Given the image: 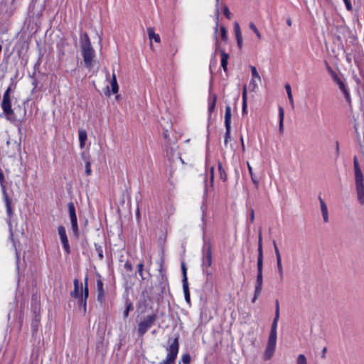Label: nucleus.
Listing matches in <instances>:
<instances>
[{
  "label": "nucleus",
  "instance_id": "obj_1",
  "mask_svg": "<svg viewBox=\"0 0 364 364\" xmlns=\"http://www.w3.org/2000/svg\"><path fill=\"white\" fill-rule=\"evenodd\" d=\"M156 279L157 284L150 287L149 292L147 290H144L141 293L143 302L145 306L146 305V301L153 302L156 301L157 303L161 302L166 290L168 289L169 291L168 277L166 270L163 268V260L161 262Z\"/></svg>",
  "mask_w": 364,
  "mask_h": 364
},
{
  "label": "nucleus",
  "instance_id": "obj_2",
  "mask_svg": "<svg viewBox=\"0 0 364 364\" xmlns=\"http://www.w3.org/2000/svg\"><path fill=\"white\" fill-rule=\"evenodd\" d=\"M279 318V302L277 299L275 301V314L273 319L270 333L268 338V342L267 347L264 350V360H269L272 356L275 350L277 343V323Z\"/></svg>",
  "mask_w": 364,
  "mask_h": 364
},
{
  "label": "nucleus",
  "instance_id": "obj_3",
  "mask_svg": "<svg viewBox=\"0 0 364 364\" xmlns=\"http://www.w3.org/2000/svg\"><path fill=\"white\" fill-rule=\"evenodd\" d=\"M31 311L33 317L31 323V335L35 338L38 332V328L41 324V300L40 296L37 293L33 294L31 302Z\"/></svg>",
  "mask_w": 364,
  "mask_h": 364
},
{
  "label": "nucleus",
  "instance_id": "obj_4",
  "mask_svg": "<svg viewBox=\"0 0 364 364\" xmlns=\"http://www.w3.org/2000/svg\"><path fill=\"white\" fill-rule=\"evenodd\" d=\"M353 168L357 200L358 203L363 205H364V176L357 156L353 158Z\"/></svg>",
  "mask_w": 364,
  "mask_h": 364
},
{
  "label": "nucleus",
  "instance_id": "obj_5",
  "mask_svg": "<svg viewBox=\"0 0 364 364\" xmlns=\"http://www.w3.org/2000/svg\"><path fill=\"white\" fill-rule=\"evenodd\" d=\"M213 263V251L210 242H205L203 247V259L202 269L203 274L205 275L206 279L209 280L212 278L213 272L210 269Z\"/></svg>",
  "mask_w": 364,
  "mask_h": 364
},
{
  "label": "nucleus",
  "instance_id": "obj_6",
  "mask_svg": "<svg viewBox=\"0 0 364 364\" xmlns=\"http://www.w3.org/2000/svg\"><path fill=\"white\" fill-rule=\"evenodd\" d=\"M257 278L255 287L254 296L252 302L255 303L258 297L260 296L263 285V258L257 257Z\"/></svg>",
  "mask_w": 364,
  "mask_h": 364
},
{
  "label": "nucleus",
  "instance_id": "obj_7",
  "mask_svg": "<svg viewBox=\"0 0 364 364\" xmlns=\"http://www.w3.org/2000/svg\"><path fill=\"white\" fill-rule=\"evenodd\" d=\"M157 318L158 316L156 314H151L144 316L138 323V336H144L148 330L155 323Z\"/></svg>",
  "mask_w": 364,
  "mask_h": 364
},
{
  "label": "nucleus",
  "instance_id": "obj_8",
  "mask_svg": "<svg viewBox=\"0 0 364 364\" xmlns=\"http://www.w3.org/2000/svg\"><path fill=\"white\" fill-rule=\"evenodd\" d=\"M167 355L166 359L161 361L159 364H176V360L179 350L178 336H177L166 348Z\"/></svg>",
  "mask_w": 364,
  "mask_h": 364
},
{
  "label": "nucleus",
  "instance_id": "obj_9",
  "mask_svg": "<svg viewBox=\"0 0 364 364\" xmlns=\"http://www.w3.org/2000/svg\"><path fill=\"white\" fill-rule=\"evenodd\" d=\"M1 105L6 119L14 120V113L11 108V92H4Z\"/></svg>",
  "mask_w": 364,
  "mask_h": 364
},
{
  "label": "nucleus",
  "instance_id": "obj_10",
  "mask_svg": "<svg viewBox=\"0 0 364 364\" xmlns=\"http://www.w3.org/2000/svg\"><path fill=\"white\" fill-rule=\"evenodd\" d=\"M326 68L332 80L338 86L341 91H347L343 75L334 70L328 63H326Z\"/></svg>",
  "mask_w": 364,
  "mask_h": 364
},
{
  "label": "nucleus",
  "instance_id": "obj_11",
  "mask_svg": "<svg viewBox=\"0 0 364 364\" xmlns=\"http://www.w3.org/2000/svg\"><path fill=\"white\" fill-rule=\"evenodd\" d=\"M178 146L177 143H173L172 144H164V149L165 152V156L168 159L170 162H173L177 157L183 161L181 157L176 153Z\"/></svg>",
  "mask_w": 364,
  "mask_h": 364
},
{
  "label": "nucleus",
  "instance_id": "obj_12",
  "mask_svg": "<svg viewBox=\"0 0 364 364\" xmlns=\"http://www.w3.org/2000/svg\"><path fill=\"white\" fill-rule=\"evenodd\" d=\"M82 55L86 67H91L95 57L92 46H82Z\"/></svg>",
  "mask_w": 364,
  "mask_h": 364
},
{
  "label": "nucleus",
  "instance_id": "obj_13",
  "mask_svg": "<svg viewBox=\"0 0 364 364\" xmlns=\"http://www.w3.org/2000/svg\"><path fill=\"white\" fill-rule=\"evenodd\" d=\"M58 235L60 236V241L63 245V247L64 249V251L67 255L70 254V247L69 245L68 239L66 234V230L65 228L63 225H60L58 228Z\"/></svg>",
  "mask_w": 364,
  "mask_h": 364
},
{
  "label": "nucleus",
  "instance_id": "obj_14",
  "mask_svg": "<svg viewBox=\"0 0 364 364\" xmlns=\"http://www.w3.org/2000/svg\"><path fill=\"white\" fill-rule=\"evenodd\" d=\"M272 243L274 245V249L276 259H277V272H278V274L279 277V281H280V282H282L284 280V270H283V266H282V263L281 255H280L279 248L277 247V242L274 240H273Z\"/></svg>",
  "mask_w": 364,
  "mask_h": 364
},
{
  "label": "nucleus",
  "instance_id": "obj_15",
  "mask_svg": "<svg viewBox=\"0 0 364 364\" xmlns=\"http://www.w3.org/2000/svg\"><path fill=\"white\" fill-rule=\"evenodd\" d=\"M167 126H164L161 124L163 128V136L164 139V144H172L173 143H177L176 137L174 136L173 138H171L170 136V133L172 132V126L170 123L166 122Z\"/></svg>",
  "mask_w": 364,
  "mask_h": 364
},
{
  "label": "nucleus",
  "instance_id": "obj_16",
  "mask_svg": "<svg viewBox=\"0 0 364 364\" xmlns=\"http://www.w3.org/2000/svg\"><path fill=\"white\" fill-rule=\"evenodd\" d=\"M97 300L100 304L105 303V292L103 288V282L101 279V276L100 274L97 275Z\"/></svg>",
  "mask_w": 364,
  "mask_h": 364
},
{
  "label": "nucleus",
  "instance_id": "obj_17",
  "mask_svg": "<svg viewBox=\"0 0 364 364\" xmlns=\"http://www.w3.org/2000/svg\"><path fill=\"white\" fill-rule=\"evenodd\" d=\"M218 96L215 93L210 92L208 97V117L211 118L212 113L215 111Z\"/></svg>",
  "mask_w": 364,
  "mask_h": 364
},
{
  "label": "nucleus",
  "instance_id": "obj_18",
  "mask_svg": "<svg viewBox=\"0 0 364 364\" xmlns=\"http://www.w3.org/2000/svg\"><path fill=\"white\" fill-rule=\"evenodd\" d=\"M234 31L235 33V38H236L237 46L240 49H242V36L240 25L237 21H235V23H234Z\"/></svg>",
  "mask_w": 364,
  "mask_h": 364
},
{
  "label": "nucleus",
  "instance_id": "obj_19",
  "mask_svg": "<svg viewBox=\"0 0 364 364\" xmlns=\"http://www.w3.org/2000/svg\"><path fill=\"white\" fill-rule=\"evenodd\" d=\"M124 310L123 311V318L124 320H126L129 315V312L133 311L134 309V305L132 301L130 300V299L128 296L125 297L124 299Z\"/></svg>",
  "mask_w": 364,
  "mask_h": 364
},
{
  "label": "nucleus",
  "instance_id": "obj_20",
  "mask_svg": "<svg viewBox=\"0 0 364 364\" xmlns=\"http://www.w3.org/2000/svg\"><path fill=\"white\" fill-rule=\"evenodd\" d=\"M73 285L74 289L70 291V296L78 300L80 298V284L78 279H74Z\"/></svg>",
  "mask_w": 364,
  "mask_h": 364
},
{
  "label": "nucleus",
  "instance_id": "obj_21",
  "mask_svg": "<svg viewBox=\"0 0 364 364\" xmlns=\"http://www.w3.org/2000/svg\"><path fill=\"white\" fill-rule=\"evenodd\" d=\"M68 213L70 219V223L77 222L75 207L73 202L70 201L68 204Z\"/></svg>",
  "mask_w": 364,
  "mask_h": 364
},
{
  "label": "nucleus",
  "instance_id": "obj_22",
  "mask_svg": "<svg viewBox=\"0 0 364 364\" xmlns=\"http://www.w3.org/2000/svg\"><path fill=\"white\" fill-rule=\"evenodd\" d=\"M81 156H82V159L85 162V174L87 176H90L91 173H92V170H91V162L90 160V156L85 152H82L81 154Z\"/></svg>",
  "mask_w": 364,
  "mask_h": 364
},
{
  "label": "nucleus",
  "instance_id": "obj_23",
  "mask_svg": "<svg viewBox=\"0 0 364 364\" xmlns=\"http://www.w3.org/2000/svg\"><path fill=\"white\" fill-rule=\"evenodd\" d=\"M318 199H319L320 204H321V213H322V216L323 218V221H324V223H328V213L327 205H326L325 201L321 198V196L318 197Z\"/></svg>",
  "mask_w": 364,
  "mask_h": 364
},
{
  "label": "nucleus",
  "instance_id": "obj_24",
  "mask_svg": "<svg viewBox=\"0 0 364 364\" xmlns=\"http://www.w3.org/2000/svg\"><path fill=\"white\" fill-rule=\"evenodd\" d=\"M4 200L6 204V213L9 219H11L14 215V212L11 207V200L8 194L3 196Z\"/></svg>",
  "mask_w": 364,
  "mask_h": 364
},
{
  "label": "nucleus",
  "instance_id": "obj_25",
  "mask_svg": "<svg viewBox=\"0 0 364 364\" xmlns=\"http://www.w3.org/2000/svg\"><path fill=\"white\" fill-rule=\"evenodd\" d=\"M220 53L221 56V67L224 71H227L229 54L227 53L224 50H220Z\"/></svg>",
  "mask_w": 364,
  "mask_h": 364
},
{
  "label": "nucleus",
  "instance_id": "obj_26",
  "mask_svg": "<svg viewBox=\"0 0 364 364\" xmlns=\"http://www.w3.org/2000/svg\"><path fill=\"white\" fill-rule=\"evenodd\" d=\"M87 138V134L86 130L83 129H79V141L80 146L81 149H83L85 146V141Z\"/></svg>",
  "mask_w": 364,
  "mask_h": 364
},
{
  "label": "nucleus",
  "instance_id": "obj_27",
  "mask_svg": "<svg viewBox=\"0 0 364 364\" xmlns=\"http://www.w3.org/2000/svg\"><path fill=\"white\" fill-rule=\"evenodd\" d=\"M284 111L282 107H279V132L280 134L283 133L284 131Z\"/></svg>",
  "mask_w": 364,
  "mask_h": 364
},
{
  "label": "nucleus",
  "instance_id": "obj_28",
  "mask_svg": "<svg viewBox=\"0 0 364 364\" xmlns=\"http://www.w3.org/2000/svg\"><path fill=\"white\" fill-rule=\"evenodd\" d=\"M218 168L219 171L220 178L223 182H226L228 180V175L226 171L225 170L223 166V164L220 161H218Z\"/></svg>",
  "mask_w": 364,
  "mask_h": 364
},
{
  "label": "nucleus",
  "instance_id": "obj_29",
  "mask_svg": "<svg viewBox=\"0 0 364 364\" xmlns=\"http://www.w3.org/2000/svg\"><path fill=\"white\" fill-rule=\"evenodd\" d=\"M258 256L257 257L264 258L263 257V250H262V228H259L258 232Z\"/></svg>",
  "mask_w": 364,
  "mask_h": 364
},
{
  "label": "nucleus",
  "instance_id": "obj_30",
  "mask_svg": "<svg viewBox=\"0 0 364 364\" xmlns=\"http://www.w3.org/2000/svg\"><path fill=\"white\" fill-rule=\"evenodd\" d=\"M231 108L229 105L225 107V126L231 127Z\"/></svg>",
  "mask_w": 364,
  "mask_h": 364
},
{
  "label": "nucleus",
  "instance_id": "obj_31",
  "mask_svg": "<svg viewBox=\"0 0 364 364\" xmlns=\"http://www.w3.org/2000/svg\"><path fill=\"white\" fill-rule=\"evenodd\" d=\"M147 33L150 40L154 39L155 42L159 43L161 39L159 34L156 33L154 28H148Z\"/></svg>",
  "mask_w": 364,
  "mask_h": 364
},
{
  "label": "nucleus",
  "instance_id": "obj_32",
  "mask_svg": "<svg viewBox=\"0 0 364 364\" xmlns=\"http://www.w3.org/2000/svg\"><path fill=\"white\" fill-rule=\"evenodd\" d=\"M183 289L186 301L191 304V295L188 283H183Z\"/></svg>",
  "mask_w": 364,
  "mask_h": 364
},
{
  "label": "nucleus",
  "instance_id": "obj_33",
  "mask_svg": "<svg viewBox=\"0 0 364 364\" xmlns=\"http://www.w3.org/2000/svg\"><path fill=\"white\" fill-rule=\"evenodd\" d=\"M247 168H248V171L250 174V176H251L252 181L255 184L256 188H257L259 186V180L255 176V173L252 171V168L248 162H247Z\"/></svg>",
  "mask_w": 364,
  "mask_h": 364
},
{
  "label": "nucleus",
  "instance_id": "obj_34",
  "mask_svg": "<svg viewBox=\"0 0 364 364\" xmlns=\"http://www.w3.org/2000/svg\"><path fill=\"white\" fill-rule=\"evenodd\" d=\"M89 297V287L87 285L80 284V298L87 299Z\"/></svg>",
  "mask_w": 364,
  "mask_h": 364
},
{
  "label": "nucleus",
  "instance_id": "obj_35",
  "mask_svg": "<svg viewBox=\"0 0 364 364\" xmlns=\"http://www.w3.org/2000/svg\"><path fill=\"white\" fill-rule=\"evenodd\" d=\"M0 185L2 190L3 196L8 194L6 189L4 175L1 169L0 168Z\"/></svg>",
  "mask_w": 364,
  "mask_h": 364
},
{
  "label": "nucleus",
  "instance_id": "obj_36",
  "mask_svg": "<svg viewBox=\"0 0 364 364\" xmlns=\"http://www.w3.org/2000/svg\"><path fill=\"white\" fill-rule=\"evenodd\" d=\"M182 282L188 283L187 277V267L184 262H181Z\"/></svg>",
  "mask_w": 364,
  "mask_h": 364
},
{
  "label": "nucleus",
  "instance_id": "obj_37",
  "mask_svg": "<svg viewBox=\"0 0 364 364\" xmlns=\"http://www.w3.org/2000/svg\"><path fill=\"white\" fill-rule=\"evenodd\" d=\"M87 300L85 298H80L77 300V304L80 308H82L83 314L85 315L87 313Z\"/></svg>",
  "mask_w": 364,
  "mask_h": 364
},
{
  "label": "nucleus",
  "instance_id": "obj_38",
  "mask_svg": "<svg viewBox=\"0 0 364 364\" xmlns=\"http://www.w3.org/2000/svg\"><path fill=\"white\" fill-rule=\"evenodd\" d=\"M247 92H242V114H247Z\"/></svg>",
  "mask_w": 364,
  "mask_h": 364
},
{
  "label": "nucleus",
  "instance_id": "obj_39",
  "mask_svg": "<svg viewBox=\"0 0 364 364\" xmlns=\"http://www.w3.org/2000/svg\"><path fill=\"white\" fill-rule=\"evenodd\" d=\"M352 80L354 82L355 85H356V87H355V89L359 90L360 85L362 84V80L360 77L356 73H355V72H353Z\"/></svg>",
  "mask_w": 364,
  "mask_h": 364
},
{
  "label": "nucleus",
  "instance_id": "obj_40",
  "mask_svg": "<svg viewBox=\"0 0 364 364\" xmlns=\"http://www.w3.org/2000/svg\"><path fill=\"white\" fill-rule=\"evenodd\" d=\"M71 228L75 238L78 239L80 237V231L77 222L71 223Z\"/></svg>",
  "mask_w": 364,
  "mask_h": 364
},
{
  "label": "nucleus",
  "instance_id": "obj_41",
  "mask_svg": "<svg viewBox=\"0 0 364 364\" xmlns=\"http://www.w3.org/2000/svg\"><path fill=\"white\" fill-rule=\"evenodd\" d=\"M110 85L112 87L111 91H118L119 90V86L117 81V77L114 73L112 74V77L110 81Z\"/></svg>",
  "mask_w": 364,
  "mask_h": 364
},
{
  "label": "nucleus",
  "instance_id": "obj_42",
  "mask_svg": "<svg viewBox=\"0 0 364 364\" xmlns=\"http://www.w3.org/2000/svg\"><path fill=\"white\" fill-rule=\"evenodd\" d=\"M95 247L96 252H97L99 259L102 260L104 258L102 247L97 243H95Z\"/></svg>",
  "mask_w": 364,
  "mask_h": 364
},
{
  "label": "nucleus",
  "instance_id": "obj_43",
  "mask_svg": "<svg viewBox=\"0 0 364 364\" xmlns=\"http://www.w3.org/2000/svg\"><path fill=\"white\" fill-rule=\"evenodd\" d=\"M11 239L12 240V242H13V245L14 247H15V253H16V263L18 264V262H19V259H20V253L17 250V247H16V241L14 238V234L12 232V231H11Z\"/></svg>",
  "mask_w": 364,
  "mask_h": 364
},
{
  "label": "nucleus",
  "instance_id": "obj_44",
  "mask_svg": "<svg viewBox=\"0 0 364 364\" xmlns=\"http://www.w3.org/2000/svg\"><path fill=\"white\" fill-rule=\"evenodd\" d=\"M249 26H250V28L256 34L257 37L259 39H261V38H262L261 33L259 31V30L257 29V28L256 27V26L255 25V23L253 22H250Z\"/></svg>",
  "mask_w": 364,
  "mask_h": 364
},
{
  "label": "nucleus",
  "instance_id": "obj_45",
  "mask_svg": "<svg viewBox=\"0 0 364 364\" xmlns=\"http://www.w3.org/2000/svg\"><path fill=\"white\" fill-rule=\"evenodd\" d=\"M181 362L183 364H191V358L189 353H185L182 355Z\"/></svg>",
  "mask_w": 364,
  "mask_h": 364
},
{
  "label": "nucleus",
  "instance_id": "obj_46",
  "mask_svg": "<svg viewBox=\"0 0 364 364\" xmlns=\"http://www.w3.org/2000/svg\"><path fill=\"white\" fill-rule=\"evenodd\" d=\"M296 364H307L306 358L304 354L298 355L296 359Z\"/></svg>",
  "mask_w": 364,
  "mask_h": 364
},
{
  "label": "nucleus",
  "instance_id": "obj_47",
  "mask_svg": "<svg viewBox=\"0 0 364 364\" xmlns=\"http://www.w3.org/2000/svg\"><path fill=\"white\" fill-rule=\"evenodd\" d=\"M225 144H227L228 143L229 139H230V132H231V127H225Z\"/></svg>",
  "mask_w": 364,
  "mask_h": 364
},
{
  "label": "nucleus",
  "instance_id": "obj_48",
  "mask_svg": "<svg viewBox=\"0 0 364 364\" xmlns=\"http://www.w3.org/2000/svg\"><path fill=\"white\" fill-rule=\"evenodd\" d=\"M105 95L107 98H110L112 95H114V99L117 102L121 99V95L118 94V92H105Z\"/></svg>",
  "mask_w": 364,
  "mask_h": 364
},
{
  "label": "nucleus",
  "instance_id": "obj_49",
  "mask_svg": "<svg viewBox=\"0 0 364 364\" xmlns=\"http://www.w3.org/2000/svg\"><path fill=\"white\" fill-rule=\"evenodd\" d=\"M220 33H221L222 39L223 41H227L228 34H227V30L225 26H220Z\"/></svg>",
  "mask_w": 364,
  "mask_h": 364
},
{
  "label": "nucleus",
  "instance_id": "obj_50",
  "mask_svg": "<svg viewBox=\"0 0 364 364\" xmlns=\"http://www.w3.org/2000/svg\"><path fill=\"white\" fill-rule=\"evenodd\" d=\"M84 44L82 46H92L90 37L87 33H84Z\"/></svg>",
  "mask_w": 364,
  "mask_h": 364
},
{
  "label": "nucleus",
  "instance_id": "obj_51",
  "mask_svg": "<svg viewBox=\"0 0 364 364\" xmlns=\"http://www.w3.org/2000/svg\"><path fill=\"white\" fill-rule=\"evenodd\" d=\"M223 14H224V15L225 16V17L228 19H229V20L231 19L232 14L230 11L229 8H228V6H224V8H223Z\"/></svg>",
  "mask_w": 364,
  "mask_h": 364
},
{
  "label": "nucleus",
  "instance_id": "obj_52",
  "mask_svg": "<svg viewBox=\"0 0 364 364\" xmlns=\"http://www.w3.org/2000/svg\"><path fill=\"white\" fill-rule=\"evenodd\" d=\"M251 71H252V80L255 78H257L259 80H260V77L257 73V70L255 66L251 67Z\"/></svg>",
  "mask_w": 364,
  "mask_h": 364
},
{
  "label": "nucleus",
  "instance_id": "obj_53",
  "mask_svg": "<svg viewBox=\"0 0 364 364\" xmlns=\"http://www.w3.org/2000/svg\"><path fill=\"white\" fill-rule=\"evenodd\" d=\"M210 187L211 188H213V183H214V166H211L210 168Z\"/></svg>",
  "mask_w": 364,
  "mask_h": 364
},
{
  "label": "nucleus",
  "instance_id": "obj_54",
  "mask_svg": "<svg viewBox=\"0 0 364 364\" xmlns=\"http://www.w3.org/2000/svg\"><path fill=\"white\" fill-rule=\"evenodd\" d=\"M23 323V313L20 314L18 317V330L21 331Z\"/></svg>",
  "mask_w": 364,
  "mask_h": 364
},
{
  "label": "nucleus",
  "instance_id": "obj_55",
  "mask_svg": "<svg viewBox=\"0 0 364 364\" xmlns=\"http://www.w3.org/2000/svg\"><path fill=\"white\" fill-rule=\"evenodd\" d=\"M124 268L128 272H132L133 271V267L132 263L129 261H127L124 264Z\"/></svg>",
  "mask_w": 364,
  "mask_h": 364
},
{
  "label": "nucleus",
  "instance_id": "obj_56",
  "mask_svg": "<svg viewBox=\"0 0 364 364\" xmlns=\"http://www.w3.org/2000/svg\"><path fill=\"white\" fill-rule=\"evenodd\" d=\"M287 95H288V99L289 100V102H290V105L291 106V108L294 109V104L292 92H287Z\"/></svg>",
  "mask_w": 364,
  "mask_h": 364
},
{
  "label": "nucleus",
  "instance_id": "obj_57",
  "mask_svg": "<svg viewBox=\"0 0 364 364\" xmlns=\"http://www.w3.org/2000/svg\"><path fill=\"white\" fill-rule=\"evenodd\" d=\"M250 223H253L255 220V211L253 208L250 209Z\"/></svg>",
  "mask_w": 364,
  "mask_h": 364
},
{
  "label": "nucleus",
  "instance_id": "obj_58",
  "mask_svg": "<svg viewBox=\"0 0 364 364\" xmlns=\"http://www.w3.org/2000/svg\"><path fill=\"white\" fill-rule=\"evenodd\" d=\"M343 97L346 99V102L350 105L351 103V99L350 97V92H343Z\"/></svg>",
  "mask_w": 364,
  "mask_h": 364
},
{
  "label": "nucleus",
  "instance_id": "obj_59",
  "mask_svg": "<svg viewBox=\"0 0 364 364\" xmlns=\"http://www.w3.org/2000/svg\"><path fill=\"white\" fill-rule=\"evenodd\" d=\"M137 268H138V272H139V275H141L142 277V275H143L144 263L143 262H140L139 264H138Z\"/></svg>",
  "mask_w": 364,
  "mask_h": 364
},
{
  "label": "nucleus",
  "instance_id": "obj_60",
  "mask_svg": "<svg viewBox=\"0 0 364 364\" xmlns=\"http://www.w3.org/2000/svg\"><path fill=\"white\" fill-rule=\"evenodd\" d=\"M340 154V149H339V143L338 141H336V157L338 158Z\"/></svg>",
  "mask_w": 364,
  "mask_h": 364
},
{
  "label": "nucleus",
  "instance_id": "obj_61",
  "mask_svg": "<svg viewBox=\"0 0 364 364\" xmlns=\"http://www.w3.org/2000/svg\"><path fill=\"white\" fill-rule=\"evenodd\" d=\"M345 5H346V7L348 11H351L353 10V6H352L350 1L346 2Z\"/></svg>",
  "mask_w": 364,
  "mask_h": 364
},
{
  "label": "nucleus",
  "instance_id": "obj_62",
  "mask_svg": "<svg viewBox=\"0 0 364 364\" xmlns=\"http://www.w3.org/2000/svg\"><path fill=\"white\" fill-rule=\"evenodd\" d=\"M326 351H327V348L324 347L321 351V358L324 359L326 358Z\"/></svg>",
  "mask_w": 364,
  "mask_h": 364
},
{
  "label": "nucleus",
  "instance_id": "obj_63",
  "mask_svg": "<svg viewBox=\"0 0 364 364\" xmlns=\"http://www.w3.org/2000/svg\"><path fill=\"white\" fill-rule=\"evenodd\" d=\"M287 23L289 26H291L292 25V21H291V19L290 17H289L287 19Z\"/></svg>",
  "mask_w": 364,
  "mask_h": 364
},
{
  "label": "nucleus",
  "instance_id": "obj_64",
  "mask_svg": "<svg viewBox=\"0 0 364 364\" xmlns=\"http://www.w3.org/2000/svg\"><path fill=\"white\" fill-rule=\"evenodd\" d=\"M286 91H291V86L289 84H286L285 85Z\"/></svg>",
  "mask_w": 364,
  "mask_h": 364
}]
</instances>
